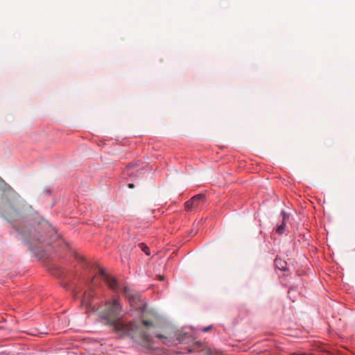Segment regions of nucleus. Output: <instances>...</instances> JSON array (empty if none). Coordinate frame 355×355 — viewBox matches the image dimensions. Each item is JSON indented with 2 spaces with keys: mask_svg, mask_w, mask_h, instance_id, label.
Masks as SVG:
<instances>
[{
  "mask_svg": "<svg viewBox=\"0 0 355 355\" xmlns=\"http://www.w3.org/2000/svg\"><path fill=\"white\" fill-rule=\"evenodd\" d=\"M155 336L159 339L166 338V336L162 334H157Z\"/></svg>",
  "mask_w": 355,
  "mask_h": 355,
  "instance_id": "nucleus-12",
  "label": "nucleus"
},
{
  "mask_svg": "<svg viewBox=\"0 0 355 355\" xmlns=\"http://www.w3.org/2000/svg\"><path fill=\"white\" fill-rule=\"evenodd\" d=\"M211 328V326H210V327H207L204 328V329H202V331H203L204 332H207V331H208Z\"/></svg>",
  "mask_w": 355,
  "mask_h": 355,
  "instance_id": "nucleus-13",
  "label": "nucleus"
},
{
  "mask_svg": "<svg viewBox=\"0 0 355 355\" xmlns=\"http://www.w3.org/2000/svg\"><path fill=\"white\" fill-rule=\"evenodd\" d=\"M4 211L8 219H16L19 216L18 209L15 205H8L5 207Z\"/></svg>",
  "mask_w": 355,
  "mask_h": 355,
  "instance_id": "nucleus-5",
  "label": "nucleus"
},
{
  "mask_svg": "<svg viewBox=\"0 0 355 355\" xmlns=\"http://www.w3.org/2000/svg\"><path fill=\"white\" fill-rule=\"evenodd\" d=\"M205 196L203 194H198L191 198L189 200L185 202V209L187 211H193L198 209L203 203Z\"/></svg>",
  "mask_w": 355,
  "mask_h": 355,
  "instance_id": "nucleus-4",
  "label": "nucleus"
},
{
  "mask_svg": "<svg viewBox=\"0 0 355 355\" xmlns=\"http://www.w3.org/2000/svg\"><path fill=\"white\" fill-rule=\"evenodd\" d=\"M18 231L23 236V239L30 245L31 248H37L39 243L42 242V240L44 241V239L42 236L40 237L36 236L33 230L30 229H26L25 230H19Z\"/></svg>",
  "mask_w": 355,
  "mask_h": 355,
  "instance_id": "nucleus-3",
  "label": "nucleus"
},
{
  "mask_svg": "<svg viewBox=\"0 0 355 355\" xmlns=\"http://www.w3.org/2000/svg\"><path fill=\"white\" fill-rule=\"evenodd\" d=\"M275 267L282 271L287 270V263L280 258H276L275 260Z\"/></svg>",
  "mask_w": 355,
  "mask_h": 355,
  "instance_id": "nucleus-6",
  "label": "nucleus"
},
{
  "mask_svg": "<svg viewBox=\"0 0 355 355\" xmlns=\"http://www.w3.org/2000/svg\"><path fill=\"white\" fill-rule=\"evenodd\" d=\"M164 279V277L163 276H159V280H163Z\"/></svg>",
  "mask_w": 355,
  "mask_h": 355,
  "instance_id": "nucleus-15",
  "label": "nucleus"
},
{
  "mask_svg": "<svg viewBox=\"0 0 355 355\" xmlns=\"http://www.w3.org/2000/svg\"><path fill=\"white\" fill-rule=\"evenodd\" d=\"M98 272L99 275L102 276L104 281L107 284L110 289L115 292H118L119 290H121L126 297H128L130 300H132L133 302H136L138 300L137 297L134 295L133 292L129 287L127 286H119L116 280L107 274L103 269L99 268Z\"/></svg>",
  "mask_w": 355,
  "mask_h": 355,
  "instance_id": "nucleus-2",
  "label": "nucleus"
},
{
  "mask_svg": "<svg viewBox=\"0 0 355 355\" xmlns=\"http://www.w3.org/2000/svg\"><path fill=\"white\" fill-rule=\"evenodd\" d=\"M128 187H129L130 188L133 189V188L135 187V185H134L133 184L130 183V184H128Z\"/></svg>",
  "mask_w": 355,
  "mask_h": 355,
  "instance_id": "nucleus-14",
  "label": "nucleus"
},
{
  "mask_svg": "<svg viewBox=\"0 0 355 355\" xmlns=\"http://www.w3.org/2000/svg\"><path fill=\"white\" fill-rule=\"evenodd\" d=\"M139 247L141 248V250L144 252L147 255H149L150 254V252H149V249L148 248L147 245H146L144 243H139Z\"/></svg>",
  "mask_w": 355,
  "mask_h": 355,
  "instance_id": "nucleus-9",
  "label": "nucleus"
},
{
  "mask_svg": "<svg viewBox=\"0 0 355 355\" xmlns=\"http://www.w3.org/2000/svg\"><path fill=\"white\" fill-rule=\"evenodd\" d=\"M121 306L116 300L107 304V309L101 313V317L114 327V331L131 337L137 342H151V336L147 332L149 327L153 326L152 322L143 320L141 323L135 321L123 324L119 320Z\"/></svg>",
  "mask_w": 355,
  "mask_h": 355,
  "instance_id": "nucleus-1",
  "label": "nucleus"
},
{
  "mask_svg": "<svg viewBox=\"0 0 355 355\" xmlns=\"http://www.w3.org/2000/svg\"><path fill=\"white\" fill-rule=\"evenodd\" d=\"M92 297V292L88 291L85 292L83 295V300H82V304L83 305H85L87 307L90 306V300Z\"/></svg>",
  "mask_w": 355,
  "mask_h": 355,
  "instance_id": "nucleus-7",
  "label": "nucleus"
},
{
  "mask_svg": "<svg viewBox=\"0 0 355 355\" xmlns=\"http://www.w3.org/2000/svg\"><path fill=\"white\" fill-rule=\"evenodd\" d=\"M48 228L49 229V232L51 234L55 233V230L51 227V225H48Z\"/></svg>",
  "mask_w": 355,
  "mask_h": 355,
  "instance_id": "nucleus-11",
  "label": "nucleus"
},
{
  "mask_svg": "<svg viewBox=\"0 0 355 355\" xmlns=\"http://www.w3.org/2000/svg\"><path fill=\"white\" fill-rule=\"evenodd\" d=\"M281 215L282 216V221L286 222L289 218V215L286 214L284 211H282L281 212Z\"/></svg>",
  "mask_w": 355,
  "mask_h": 355,
  "instance_id": "nucleus-10",
  "label": "nucleus"
},
{
  "mask_svg": "<svg viewBox=\"0 0 355 355\" xmlns=\"http://www.w3.org/2000/svg\"><path fill=\"white\" fill-rule=\"evenodd\" d=\"M285 230H286V222L282 221V223L280 225H279L277 226V227L276 228V232L279 234H282L283 233H284Z\"/></svg>",
  "mask_w": 355,
  "mask_h": 355,
  "instance_id": "nucleus-8",
  "label": "nucleus"
}]
</instances>
